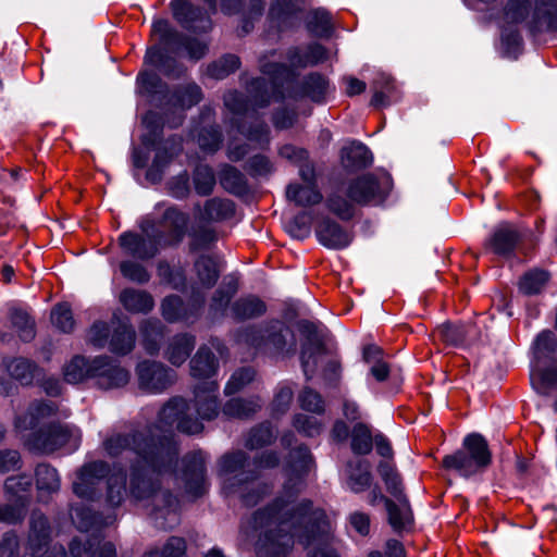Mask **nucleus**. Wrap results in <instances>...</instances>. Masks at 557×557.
<instances>
[{"label": "nucleus", "mask_w": 557, "mask_h": 557, "mask_svg": "<svg viewBox=\"0 0 557 557\" xmlns=\"http://www.w3.org/2000/svg\"><path fill=\"white\" fill-rule=\"evenodd\" d=\"M347 195L355 203L367 205L381 197L379 181L372 174L360 175L349 183Z\"/></svg>", "instance_id": "30"}, {"label": "nucleus", "mask_w": 557, "mask_h": 557, "mask_svg": "<svg viewBox=\"0 0 557 557\" xmlns=\"http://www.w3.org/2000/svg\"><path fill=\"white\" fill-rule=\"evenodd\" d=\"M301 0H274L269 10V18L281 29L299 25Z\"/></svg>", "instance_id": "26"}, {"label": "nucleus", "mask_w": 557, "mask_h": 557, "mask_svg": "<svg viewBox=\"0 0 557 557\" xmlns=\"http://www.w3.org/2000/svg\"><path fill=\"white\" fill-rule=\"evenodd\" d=\"M94 359L87 360L82 356H75L63 368V374L66 382L76 384L84 380L91 379Z\"/></svg>", "instance_id": "51"}, {"label": "nucleus", "mask_w": 557, "mask_h": 557, "mask_svg": "<svg viewBox=\"0 0 557 557\" xmlns=\"http://www.w3.org/2000/svg\"><path fill=\"white\" fill-rule=\"evenodd\" d=\"M71 518L76 527L84 532H88L92 528H102L114 521V517L102 518L101 515L92 511L86 506H76L71 510Z\"/></svg>", "instance_id": "42"}, {"label": "nucleus", "mask_w": 557, "mask_h": 557, "mask_svg": "<svg viewBox=\"0 0 557 557\" xmlns=\"http://www.w3.org/2000/svg\"><path fill=\"white\" fill-rule=\"evenodd\" d=\"M218 392L216 382H201L195 386L193 404L183 397H173L161 408L158 420L172 432L175 425L184 434H199L203 430L202 421L214 420L220 413Z\"/></svg>", "instance_id": "3"}, {"label": "nucleus", "mask_w": 557, "mask_h": 557, "mask_svg": "<svg viewBox=\"0 0 557 557\" xmlns=\"http://www.w3.org/2000/svg\"><path fill=\"white\" fill-rule=\"evenodd\" d=\"M36 485L40 493L51 494L60 488V478L58 471L47 463L37 466Z\"/></svg>", "instance_id": "58"}, {"label": "nucleus", "mask_w": 557, "mask_h": 557, "mask_svg": "<svg viewBox=\"0 0 557 557\" xmlns=\"http://www.w3.org/2000/svg\"><path fill=\"white\" fill-rule=\"evenodd\" d=\"M145 62L159 67L163 74L170 77H178L183 71L182 66H180L174 59L166 55V53L158 47H152L147 50Z\"/></svg>", "instance_id": "54"}, {"label": "nucleus", "mask_w": 557, "mask_h": 557, "mask_svg": "<svg viewBox=\"0 0 557 557\" xmlns=\"http://www.w3.org/2000/svg\"><path fill=\"white\" fill-rule=\"evenodd\" d=\"M398 503L385 495H380V500L385 505L389 525L395 532L408 531L413 525V513L406 495L395 497Z\"/></svg>", "instance_id": "23"}, {"label": "nucleus", "mask_w": 557, "mask_h": 557, "mask_svg": "<svg viewBox=\"0 0 557 557\" xmlns=\"http://www.w3.org/2000/svg\"><path fill=\"white\" fill-rule=\"evenodd\" d=\"M549 280V273L544 270L534 269L527 272L519 282V289L522 294L531 296L542 292Z\"/></svg>", "instance_id": "59"}, {"label": "nucleus", "mask_w": 557, "mask_h": 557, "mask_svg": "<svg viewBox=\"0 0 557 557\" xmlns=\"http://www.w3.org/2000/svg\"><path fill=\"white\" fill-rule=\"evenodd\" d=\"M201 99V88L195 83H189L177 87L171 98V101L175 107L186 110L199 103Z\"/></svg>", "instance_id": "57"}, {"label": "nucleus", "mask_w": 557, "mask_h": 557, "mask_svg": "<svg viewBox=\"0 0 557 557\" xmlns=\"http://www.w3.org/2000/svg\"><path fill=\"white\" fill-rule=\"evenodd\" d=\"M7 370L11 377L23 385H29L38 371V367L28 359L14 358L7 363Z\"/></svg>", "instance_id": "55"}, {"label": "nucleus", "mask_w": 557, "mask_h": 557, "mask_svg": "<svg viewBox=\"0 0 557 557\" xmlns=\"http://www.w3.org/2000/svg\"><path fill=\"white\" fill-rule=\"evenodd\" d=\"M265 302L258 296L249 294L237 298L230 307V317L237 322L262 317L267 312Z\"/></svg>", "instance_id": "31"}, {"label": "nucleus", "mask_w": 557, "mask_h": 557, "mask_svg": "<svg viewBox=\"0 0 557 557\" xmlns=\"http://www.w3.org/2000/svg\"><path fill=\"white\" fill-rule=\"evenodd\" d=\"M491 462L487 441L479 433H471L463 438L462 448L443 458L442 466L468 479L482 473Z\"/></svg>", "instance_id": "10"}, {"label": "nucleus", "mask_w": 557, "mask_h": 557, "mask_svg": "<svg viewBox=\"0 0 557 557\" xmlns=\"http://www.w3.org/2000/svg\"><path fill=\"white\" fill-rule=\"evenodd\" d=\"M276 438V434L270 422H261L247 433L245 438V447L255 450L271 445Z\"/></svg>", "instance_id": "53"}, {"label": "nucleus", "mask_w": 557, "mask_h": 557, "mask_svg": "<svg viewBox=\"0 0 557 557\" xmlns=\"http://www.w3.org/2000/svg\"><path fill=\"white\" fill-rule=\"evenodd\" d=\"M474 330L473 324L446 322L438 326L437 333L442 341L451 346H460L467 343L468 337Z\"/></svg>", "instance_id": "50"}, {"label": "nucleus", "mask_w": 557, "mask_h": 557, "mask_svg": "<svg viewBox=\"0 0 557 557\" xmlns=\"http://www.w3.org/2000/svg\"><path fill=\"white\" fill-rule=\"evenodd\" d=\"M262 404L259 396L235 397L225 403L222 412L228 418L246 420L252 418L262 408Z\"/></svg>", "instance_id": "37"}, {"label": "nucleus", "mask_w": 557, "mask_h": 557, "mask_svg": "<svg viewBox=\"0 0 557 557\" xmlns=\"http://www.w3.org/2000/svg\"><path fill=\"white\" fill-rule=\"evenodd\" d=\"M287 58L293 66L304 67L325 61L327 51L322 45L312 44L307 47L304 54L297 48L290 49Z\"/></svg>", "instance_id": "49"}, {"label": "nucleus", "mask_w": 557, "mask_h": 557, "mask_svg": "<svg viewBox=\"0 0 557 557\" xmlns=\"http://www.w3.org/2000/svg\"><path fill=\"white\" fill-rule=\"evenodd\" d=\"M180 449L176 445V453L172 460L163 469L144 463L131 462L129 465V495L137 502H143L149 509V515L156 520L175 517L176 498L162 486L161 476L172 473L176 467Z\"/></svg>", "instance_id": "5"}, {"label": "nucleus", "mask_w": 557, "mask_h": 557, "mask_svg": "<svg viewBox=\"0 0 557 557\" xmlns=\"http://www.w3.org/2000/svg\"><path fill=\"white\" fill-rule=\"evenodd\" d=\"M196 339L193 335L176 334L166 344L164 358L175 367L182 366L195 348Z\"/></svg>", "instance_id": "35"}, {"label": "nucleus", "mask_w": 557, "mask_h": 557, "mask_svg": "<svg viewBox=\"0 0 557 557\" xmlns=\"http://www.w3.org/2000/svg\"><path fill=\"white\" fill-rule=\"evenodd\" d=\"M535 366H548L557 362V338L552 331L541 332L533 344Z\"/></svg>", "instance_id": "36"}, {"label": "nucleus", "mask_w": 557, "mask_h": 557, "mask_svg": "<svg viewBox=\"0 0 557 557\" xmlns=\"http://www.w3.org/2000/svg\"><path fill=\"white\" fill-rule=\"evenodd\" d=\"M72 557H116V549L113 543H101L100 535L92 534L86 541L74 539L70 544Z\"/></svg>", "instance_id": "28"}, {"label": "nucleus", "mask_w": 557, "mask_h": 557, "mask_svg": "<svg viewBox=\"0 0 557 557\" xmlns=\"http://www.w3.org/2000/svg\"><path fill=\"white\" fill-rule=\"evenodd\" d=\"M141 233L124 232L119 237V244L124 255L138 260H149L159 253L162 245V233L151 220L140 223Z\"/></svg>", "instance_id": "12"}, {"label": "nucleus", "mask_w": 557, "mask_h": 557, "mask_svg": "<svg viewBox=\"0 0 557 557\" xmlns=\"http://www.w3.org/2000/svg\"><path fill=\"white\" fill-rule=\"evenodd\" d=\"M299 331L306 337V341L302 345V359H307L310 357L311 350H321L323 349L324 341L318 333V327L314 323L302 320L299 322Z\"/></svg>", "instance_id": "61"}, {"label": "nucleus", "mask_w": 557, "mask_h": 557, "mask_svg": "<svg viewBox=\"0 0 557 557\" xmlns=\"http://www.w3.org/2000/svg\"><path fill=\"white\" fill-rule=\"evenodd\" d=\"M87 338L95 348L108 347L112 354L125 356L135 347L136 333L127 323L96 321L90 326Z\"/></svg>", "instance_id": "11"}, {"label": "nucleus", "mask_w": 557, "mask_h": 557, "mask_svg": "<svg viewBox=\"0 0 557 557\" xmlns=\"http://www.w3.org/2000/svg\"><path fill=\"white\" fill-rule=\"evenodd\" d=\"M234 125L242 135L248 140L256 143L259 147L263 148L269 145L270 128L263 121L256 119L249 125L245 122L235 121Z\"/></svg>", "instance_id": "52"}, {"label": "nucleus", "mask_w": 557, "mask_h": 557, "mask_svg": "<svg viewBox=\"0 0 557 557\" xmlns=\"http://www.w3.org/2000/svg\"><path fill=\"white\" fill-rule=\"evenodd\" d=\"M120 301L124 309L132 313H148L154 307V300L148 292L135 288L123 289Z\"/></svg>", "instance_id": "38"}, {"label": "nucleus", "mask_w": 557, "mask_h": 557, "mask_svg": "<svg viewBox=\"0 0 557 557\" xmlns=\"http://www.w3.org/2000/svg\"><path fill=\"white\" fill-rule=\"evenodd\" d=\"M194 270L199 284L205 288H212L221 274L219 260L211 255L198 257L194 263Z\"/></svg>", "instance_id": "39"}, {"label": "nucleus", "mask_w": 557, "mask_h": 557, "mask_svg": "<svg viewBox=\"0 0 557 557\" xmlns=\"http://www.w3.org/2000/svg\"><path fill=\"white\" fill-rule=\"evenodd\" d=\"M110 473V466L103 460L84 465L79 470L77 481L73 483L74 493L88 500L98 498L99 493L96 485L101 479L108 478Z\"/></svg>", "instance_id": "17"}, {"label": "nucleus", "mask_w": 557, "mask_h": 557, "mask_svg": "<svg viewBox=\"0 0 557 557\" xmlns=\"http://www.w3.org/2000/svg\"><path fill=\"white\" fill-rule=\"evenodd\" d=\"M136 374L141 391L160 394L168 389L176 380L174 370L159 361L145 360L137 364Z\"/></svg>", "instance_id": "14"}, {"label": "nucleus", "mask_w": 557, "mask_h": 557, "mask_svg": "<svg viewBox=\"0 0 557 557\" xmlns=\"http://www.w3.org/2000/svg\"><path fill=\"white\" fill-rule=\"evenodd\" d=\"M183 120V114H178L173 119L164 120L157 112H147L143 117V124L147 128V133L141 136L143 145L148 148L154 147L162 139L164 123H166L171 128H176L182 125Z\"/></svg>", "instance_id": "29"}, {"label": "nucleus", "mask_w": 557, "mask_h": 557, "mask_svg": "<svg viewBox=\"0 0 557 557\" xmlns=\"http://www.w3.org/2000/svg\"><path fill=\"white\" fill-rule=\"evenodd\" d=\"M81 436V431L75 425L52 423L34 434L33 445L46 454L53 453L65 445H71L75 449L79 445Z\"/></svg>", "instance_id": "13"}, {"label": "nucleus", "mask_w": 557, "mask_h": 557, "mask_svg": "<svg viewBox=\"0 0 557 557\" xmlns=\"http://www.w3.org/2000/svg\"><path fill=\"white\" fill-rule=\"evenodd\" d=\"M141 343L147 354L153 356L160 350L164 326L158 319H146L139 325Z\"/></svg>", "instance_id": "41"}, {"label": "nucleus", "mask_w": 557, "mask_h": 557, "mask_svg": "<svg viewBox=\"0 0 557 557\" xmlns=\"http://www.w3.org/2000/svg\"><path fill=\"white\" fill-rule=\"evenodd\" d=\"M249 456L243 450H235L222 455L218 462V474L225 479L224 486L231 493H239L246 506H255L262 497L263 490L260 487L250 491H242V486L258 479L259 473L250 468Z\"/></svg>", "instance_id": "9"}, {"label": "nucleus", "mask_w": 557, "mask_h": 557, "mask_svg": "<svg viewBox=\"0 0 557 557\" xmlns=\"http://www.w3.org/2000/svg\"><path fill=\"white\" fill-rule=\"evenodd\" d=\"M188 222L189 215L187 213L176 207L168 208L158 222V225L164 230H159L163 235L162 245L164 247L178 245L185 237Z\"/></svg>", "instance_id": "20"}, {"label": "nucleus", "mask_w": 557, "mask_h": 557, "mask_svg": "<svg viewBox=\"0 0 557 557\" xmlns=\"http://www.w3.org/2000/svg\"><path fill=\"white\" fill-rule=\"evenodd\" d=\"M530 380L537 393L548 395L553 389H557V366H534Z\"/></svg>", "instance_id": "46"}, {"label": "nucleus", "mask_w": 557, "mask_h": 557, "mask_svg": "<svg viewBox=\"0 0 557 557\" xmlns=\"http://www.w3.org/2000/svg\"><path fill=\"white\" fill-rule=\"evenodd\" d=\"M532 34L557 30V0H508L502 16V42L508 53L522 45L518 25Z\"/></svg>", "instance_id": "4"}, {"label": "nucleus", "mask_w": 557, "mask_h": 557, "mask_svg": "<svg viewBox=\"0 0 557 557\" xmlns=\"http://www.w3.org/2000/svg\"><path fill=\"white\" fill-rule=\"evenodd\" d=\"M234 336L237 343L271 357L287 358L296 352L297 342L294 332L277 319L239 327Z\"/></svg>", "instance_id": "8"}, {"label": "nucleus", "mask_w": 557, "mask_h": 557, "mask_svg": "<svg viewBox=\"0 0 557 557\" xmlns=\"http://www.w3.org/2000/svg\"><path fill=\"white\" fill-rule=\"evenodd\" d=\"M235 213L234 202L230 199L214 197L205 202L201 220L221 222L231 219Z\"/></svg>", "instance_id": "43"}, {"label": "nucleus", "mask_w": 557, "mask_h": 557, "mask_svg": "<svg viewBox=\"0 0 557 557\" xmlns=\"http://www.w3.org/2000/svg\"><path fill=\"white\" fill-rule=\"evenodd\" d=\"M346 484L348 488L358 494L370 488L372 483L371 466L367 460H348L345 466Z\"/></svg>", "instance_id": "32"}, {"label": "nucleus", "mask_w": 557, "mask_h": 557, "mask_svg": "<svg viewBox=\"0 0 557 557\" xmlns=\"http://www.w3.org/2000/svg\"><path fill=\"white\" fill-rule=\"evenodd\" d=\"M193 182L199 196L210 195L216 183L213 169L207 164H199L194 171Z\"/></svg>", "instance_id": "63"}, {"label": "nucleus", "mask_w": 557, "mask_h": 557, "mask_svg": "<svg viewBox=\"0 0 557 557\" xmlns=\"http://www.w3.org/2000/svg\"><path fill=\"white\" fill-rule=\"evenodd\" d=\"M221 186L234 195L245 194L248 189L247 178L244 173L233 165L224 164L219 172Z\"/></svg>", "instance_id": "48"}, {"label": "nucleus", "mask_w": 557, "mask_h": 557, "mask_svg": "<svg viewBox=\"0 0 557 557\" xmlns=\"http://www.w3.org/2000/svg\"><path fill=\"white\" fill-rule=\"evenodd\" d=\"M342 165L348 171H358L370 166L373 157L369 148L359 141H351L341 150Z\"/></svg>", "instance_id": "34"}, {"label": "nucleus", "mask_w": 557, "mask_h": 557, "mask_svg": "<svg viewBox=\"0 0 557 557\" xmlns=\"http://www.w3.org/2000/svg\"><path fill=\"white\" fill-rule=\"evenodd\" d=\"M330 92L329 79L320 73H310L305 76L300 85L288 94L290 98H309L314 102H323Z\"/></svg>", "instance_id": "27"}, {"label": "nucleus", "mask_w": 557, "mask_h": 557, "mask_svg": "<svg viewBox=\"0 0 557 557\" xmlns=\"http://www.w3.org/2000/svg\"><path fill=\"white\" fill-rule=\"evenodd\" d=\"M260 71L267 77H257L247 84L248 98L236 90L224 95V104L234 114L247 115L250 106L265 108L272 100L281 101L285 98L283 87L292 79L290 69L284 63L271 62L262 58Z\"/></svg>", "instance_id": "6"}, {"label": "nucleus", "mask_w": 557, "mask_h": 557, "mask_svg": "<svg viewBox=\"0 0 557 557\" xmlns=\"http://www.w3.org/2000/svg\"><path fill=\"white\" fill-rule=\"evenodd\" d=\"M238 292V280L233 275L223 278L221 285L213 293L208 313L211 320H219L226 315L231 300Z\"/></svg>", "instance_id": "24"}, {"label": "nucleus", "mask_w": 557, "mask_h": 557, "mask_svg": "<svg viewBox=\"0 0 557 557\" xmlns=\"http://www.w3.org/2000/svg\"><path fill=\"white\" fill-rule=\"evenodd\" d=\"M189 366L190 374L194 377L210 379L216 371L218 360L209 347L201 346L191 358Z\"/></svg>", "instance_id": "40"}, {"label": "nucleus", "mask_w": 557, "mask_h": 557, "mask_svg": "<svg viewBox=\"0 0 557 557\" xmlns=\"http://www.w3.org/2000/svg\"><path fill=\"white\" fill-rule=\"evenodd\" d=\"M154 147L156 156L147 171L146 177L152 183H158L162 180L164 170L182 152L183 146L180 137L172 136L164 141L160 140Z\"/></svg>", "instance_id": "21"}, {"label": "nucleus", "mask_w": 557, "mask_h": 557, "mask_svg": "<svg viewBox=\"0 0 557 557\" xmlns=\"http://www.w3.org/2000/svg\"><path fill=\"white\" fill-rule=\"evenodd\" d=\"M258 543L260 557H288L298 539L308 557H339L332 546L331 524L325 512L309 499L299 502L296 511L272 517Z\"/></svg>", "instance_id": "1"}, {"label": "nucleus", "mask_w": 557, "mask_h": 557, "mask_svg": "<svg viewBox=\"0 0 557 557\" xmlns=\"http://www.w3.org/2000/svg\"><path fill=\"white\" fill-rule=\"evenodd\" d=\"M126 481V471L121 466L114 468L108 475L104 494V503L108 507L117 508L125 502L128 495Z\"/></svg>", "instance_id": "33"}, {"label": "nucleus", "mask_w": 557, "mask_h": 557, "mask_svg": "<svg viewBox=\"0 0 557 557\" xmlns=\"http://www.w3.org/2000/svg\"><path fill=\"white\" fill-rule=\"evenodd\" d=\"M315 235L321 245L334 250L348 247L352 240V235L330 218H324L318 223Z\"/></svg>", "instance_id": "22"}, {"label": "nucleus", "mask_w": 557, "mask_h": 557, "mask_svg": "<svg viewBox=\"0 0 557 557\" xmlns=\"http://www.w3.org/2000/svg\"><path fill=\"white\" fill-rule=\"evenodd\" d=\"M519 232L508 223L499 224L486 242V248L500 257H510L520 242Z\"/></svg>", "instance_id": "25"}, {"label": "nucleus", "mask_w": 557, "mask_h": 557, "mask_svg": "<svg viewBox=\"0 0 557 557\" xmlns=\"http://www.w3.org/2000/svg\"><path fill=\"white\" fill-rule=\"evenodd\" d=\"M92 370L91 379L102 389L122 387L129 381L128 371L108 356L94 358Z\"/></svg>", "instance_id": "18"}, {"label": "nucleus", "mask_w": 557, "mask_h": 557, "mask_svg": "<svg viewBox=\"0 0 557 557\" xmlns=\"http://www.w3.org/2000/svg\"><path fill=\"white\" fill-rule=\"evenodd\" d=\"M183 480L188 493L198 497L206 488V458L201 451L187 454L182 459Z\"/></svg>", "instance_id": "19"}, {"label": "nucleus", "mask_w": 557, "mask_h": 557, "mask_svg": "<svg viewBox=\"0 0 557 557\" xmlns=\"http://www.w3.org/2000/svg\"><path fill=\"white\" fill-rule=\"evenodd\" d=\"M355 202L347 195V188L337 187L326 198L327 209L342 220H350L355 214Z\"/></svg>", "instance_id": "45"}, {"label": "nucleus", "mask_w": 557, "mask_h": 557, "mask_svg": "<svg viewBox=\"0 0 557 557\" xmlns=\"http://www.w3.org/2000/svg\"><path fill=\"white\" fill-rule=\"evenodd\" d=\"M307 28L314 36L329 37L332 33L330 13L323 9H317L307 17Z\"/></svg>", "instance_id": "64"}, {"label": "nucleus", "mask_w": 557, "mask_h": 557, "mask_svg": "<svg viewBox=\"0 0 557 557\" xmlns=\"http://www.w3.org/2000/svg\"><path fill=\"white\" fill-rule=\"evenodd\" d=\"M351 442L350 447L356 455H368L373 448V435L370 428L358 422L354 425L350 433Z\"/></svg>", "instance_id": "56"}, {"label": "nucleus", "mask_w": 557, "mask_h": 557, "mask_svg": "<svg viewBox=\"0 0 557 557\" xmlns=\"http://www.w3.org/2000/svg\"><path fill=\"white\" fill-rule=\"evenodd\" d=\"M186 541L180 536H170L162 547H156L143 557H186Z\"/></svg>", "instance_id": "62"}, {"label": "nucleus", "mask_w": 557, "mask_h": 557, "mask_svg": "<svg viewBox=\"0 0 557 557\" xmlns=\"http://www.w3.org/2000/svg\"><path fill=\"white\" fill-rule=\"evenodd\" d=\"M50 541V525L47 517L34 510L29 519L28 545L33 557H65L62 546L47 548Z\"/></svg>", "instance_id": "15"}, {"label": "nucleus", "mask_w": 557, "mask_h": 557, "mask_svg": "<svg viewBox=\"0 0 557 557\" xmlns=\"http://www.w3.org/2000/svg\"><path fill=\"white\" fill-rule=\"evenodd\" d=\"M10 321L23 342H30L35 338V322L26 311L16 308L11 309Z\"/></svg>", "instance_id": "60"}, {"label": "nucleus", "mask_w": 557, "mask_h": 557, "mask_svg": "<svg viewBox=\"0 0 557 557\" xmlns=\"http://www.w3.org/2000/svg\"><path fill=\"white\" fill-rule=\"evenodd\" d=\"M286 198L299 207H311L322 201V194L317 185L289 184L286 188Z\"/></svg>", "instance_id": "44"}, {"label": "nucleus", "mask_w": 557, "mask_h": 557, "mask_svg": "<svg viewBox=\"0 0 557 557\" xmlns=\"http://www.w3.org/2000/svg\"><path fill=\"white\" fill-rule=\"evenodd\" d=\"M106 454L119 458L124 454L134 455L131 462H146L163 469L176 453L174 433L157 420L127 432H113L102 443Z\"/></svg>", "instance_id": "2"}, {"label": "nucleus", "mask_w": 557, "mask_h": 557, "mask_svg": "<svg viewBox=\"0 0 557 557\" xmlns=\"http://www.w3.org/2000/svg\"><path fill=\"white\" fill-rule=\"evenodd\" d=\"M173 17L182 27L194 33H207L212 28L210 14L187 0H172Z\"/></svg>", "instance_id": "16"}, {"label": "nucleus", "mask_w": 557, "mask_h": 557, "mask_svg": "<svg viewBox=\"0 0 557 557\" xmlns=\"http://www.w3.org/2000/svg\"><path fill=\"white\" fill-rule=\"evenodd\" d=\"M376 471L392 496L406 495L401 475L393 461L381 460L376 466Z\"/></svg>", "instance_id": "47"}, {"label": "nucleus", "mask_w": 557, "mask_h": 557, "mask_svg": "<svg viewBox=\"0 0 557 557\" xmlns=\"http://www.w3.org/2000/svg\"><path fill=\"white\" fill-rule=\"evenodd\" d=\"M314 467V460L307 446H298L289 451L287 470L288 478L283 486V492L272 505L264 509H259L253 513V528L268 525L269 520L278 515H287L297 510L299 503L295 504L297 495L304 487V476Z\"/></svg>", "instance_id": "7"}]
</instances>
